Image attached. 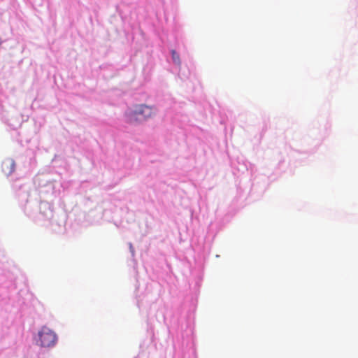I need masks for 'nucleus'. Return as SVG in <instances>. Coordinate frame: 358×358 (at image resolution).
<instances>
[{
	"label": "nucleus",
	"mask_w": 358,
	"mask_h": 358,
	"mask_svg": "<svg viewBox=\"0 0 358 358\" xmlns=\"http://www.w3.org/2000/svg\"><path fill=\"white\" fill-rule=\"evenodd\" d=\"M156 110L153 106L145 104H138L133 110L127 113L128 122L136 123L146 120L155 115Z\"/></svg>",
	"instance_id": "1"
},
{
	"label": "nucleus",
	"mask_w": 358,
	"mask_h": 358,
	"mask_svg": "<svg viewBox=\"0 0 358 358\" xmlns=\"http://www.w3.org/2000/svg\"><path fill=\"white\" fill-rule=\"evenodd\" d=\"M37 343L43 348L54 346L57 341V334L50 328L43 327L38 333Z\"/></svg>",
	"instance_id": "2"
},
{
	"label": "nucleus",
	"mask_w": 358,
	"mask_h": 358,
	"mask_svg": "<svg viewBox=\"0 0 358 358\" xmlns=\"http://www.w3.org/2000/svg\"><path fill=\"white\" fill-rule=\"evenodd\" d=\"M15 164L13 159H6L3 161L1 164V170L3 173L8 176L10 175L15 170Z\"/></svg>",
	"instance_id": "3"
},
{
	"label": "nucleus",
	"mask_w": 358,
	"mask_h": 358,
	"mask_svg": "<svg viewBox=\"0 0 358 358\" xmlns=\"http://www.w3.org/2000/svg\"><path fill=\"white\" fill-rule=\"evenodd\" d=\"M171 55H172V59H173L174 63H176L177 64H180V57H179L178 54L175 50H173L171 51Z\"/></svg>",
	"instance_id": "4"
}]
</instances>
